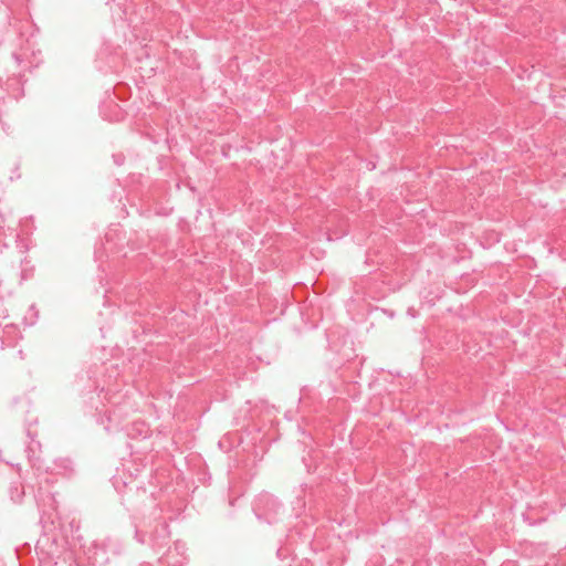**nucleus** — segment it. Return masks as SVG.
<instances>
[{
    "label": "nucleus",
    "instance_id": "obj_3",
    "mask_svg": "<svg viewBox=\"0 0 566 566\" xmlns=\"http://www.w3.org/2000/svg\"><path fill=\"white\" fill-rule=\"evenodd\" d=\"M14 279L18 280L19 282H21L22 280H24V276L21 274L19 275L18 273H14Z\"/></svg>",
    "mask_w": 566,
    "mask_h": 566
},
{
    "label": "nucleus",
    "instance_id": "obj_5",
    "mask_svg": "<svg viewBox=\"0 0 566 566\" xmlns=\"http://www.w3.org/2000/svg\"><path fill=\"white\" fill-rule=\"evenodd\" d=\"M167 530V524H163V531Z\"/></svg>",
    "mask_w": 566,
    "mask_h": 566
},
{
    "label": "nucleus",
    "instance_id": "obj_4",
    "mask_svg": "<svg viewBox=\"0 0 566 566\" xmlns=\"http://www.w3.org/2000/svg\"><path fill=\"white\" fill-rule=\"evenodd\" d=\"M139 566H153V565H151V564H149V563H143V564H140Z\"/></svg>",
    "mask_w": 566,
    "mask_h": 566
},
{
    "label": "nucleus",
    "instance_id": "obj_2",
    "mask_svg": "<svg viewBox=\"0 0 566 566\" xmlns=\"http://www.w3.org/2000/svg\"><path fill=\"white\" fill-rule=\"evenodd\" d=\"M256 506H258L259 510L262 509V507H265V506H270L271 510L276 512V509L279 507V504H277V502H276V500L274 497H272L271 495L264 494V495H261L258 499Z\"/></svg>",
    "mask_w": 566,
    "mask_h": 566
},
{
    "label": "nucleus",
    "instance_id": "obj_1",
    "mask_svg": "<svg viewBox=\"0 0 566 566\" xmlns=\"http://www.w3.org/2000/svg\"><path fill=\"white\" fill-rule=\"evenodd\" d=\"M55 470L57 473L70 476L74 472V463L69 458H61L54 462Z\"/></svg>",
    "mask_w": 566,
    "mask_h": 566
}]
</instances>
